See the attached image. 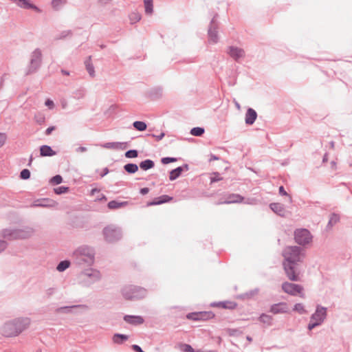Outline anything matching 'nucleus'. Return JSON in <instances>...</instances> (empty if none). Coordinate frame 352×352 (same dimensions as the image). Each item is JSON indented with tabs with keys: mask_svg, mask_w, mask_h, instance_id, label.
Instances as JSON below:
<instances>
[{
	"mask_svg": "<svg viewBox=\"0 0 352 352\" xmlns=\"http://www.w3.org/2000/svg\"><path fill=\"white\" fill-rule=\"evenodd\" d=\"M30 324V319L28 317L14 318L6 322L2 327V334L5 337H15L23 332Z\"/></svg>",
	"mask_w": 352,
	"mask_h": 352,
	"instance_id": "1",
	"label": "nucleus"
},
{
	"mask_svg": "<svg viewBox=\"0 0 352 352\" xmlns=\"http://www.w3.org/2000/svg\"><path fill=\"white\" fill-rule=\"evenodd\" d=\"M121 294L126 300H139L146 296L147 290L140 286L129 285L122 288Z\"/></svg>",
	"mask_w": 352,
	"mask_h": 352,
	"instance_id": "2",
	"label": "nucleus"
},
{
	"mask_svg": "<svg viewBox=\"0 0 352 352\" xmlns=\"http://www.w3.org/2000/svg\"><path fill=\"white\" fill-rule=\"evenodd\" d=\"M302 248L297 245H288L286 246L282 252L283 256V262L300 263L302 261Z\"/></svg>",
	"mask_w": 352,
	"mask_h": 352,
	"instance_id": "3",
	"label": "nucleus"
},
{
	"mask_svg": "<svg viewBox=\"0 0 352 352\" xmlns=\"http://www.w3.org/2000/svg\"><path fill=\"white\" fill-rule=\"evenodd\" d=\"M42 52L40 48H36L30 55V60L26 67L25 75L36 73L42 65Z\"/></svg>",
	"mask_w": 352,
	"mask_h": 352,
	"instance_id": "4",
	"label": "nucleus"
},
{
	"mask_svg": "<svg viewBox=\"0 0 352 352\" xmlns=\"http://www.w3.org/2000/svg\"><path fill=\"white\" fill-rule=\"evenodd\" d=\"M282 265L285 274L289 280L294 282L300 280V272L298 268L299 263H292L289 261V263L283 262Z\"/></svg>",
	"mask_w": 352,
	"mask_h": 352,
	"instance_id": "5",
	"label": "nucleus"
},
{
	"mask_svg": "<svg viewBox=\"0 0 352 352\" xmlns=\"http://www.w3.org/2000/svg\"><path fill=\"white\" fill-rule=\"evenodd\" d=\"M102 233L104 239L108 243H115L121 239L122 236V232L121 228L114 226H107L103 230Z\"/></svg>",
	"mask_w": 352,
	"mask_h": 352,
	"instance_id": "6",
	"label": "nucleus"
},
{
	"mask_svg": "<svg viewBox=\"0 0 352 352\" xmlns=\"http://www.w3.org/2000/svg\"><path fill=\"white\" fill-rule=\"evenodd\" d=\"M96 252L94 248L82 245L79 246L73 253V255H78L79 256H85L87 261L89 263H94L95 261Z\"/></svg>",
	"mask_w": 352,
	"mask_h": 352,
	"instance_id": "7",
	"label": "nucleus"
},
{
	"mask_svg": "<svg viewBox=\"0 0 352 352\" xmlns=\"http://www.w3.org/2000/svg\"><path fill=\"white\" fill-rule=\"evenodd\" d=\"M294 240L300 245H305L312 240L311 232L306 228L296 229L294 231Z\"/></svg>",
	"mask_w": 352,
	"mask_h": 352,
	"instance_id": "8",
	"label": "nucleus"
},
{
	"mask_svg": "<svg viewBox=\"0 0 352 352\" xmlns=\"http://www.w3.org/2000/svg\"><path fill=\"white\" fill-rule=\"evenodd\" d=\"M218 16V14H216L212 20L210 22L208 30V42L210 43H217L219 41V36H218V29L219 25L218 22L216 20V18Z\"/></svg>",
	"mask_w": 352,
	"mask_h": 352,
	"instance_id": "9",
	"label": "nucleus"
},
{
	"mask_svg": "<svg viewBox=\"0 0 352 352\" xmlns=\"http://www.w3.org/2000/svg\"><path fill=\"white\" fill-rule=\"evenodd\" d=\"M242 202V195L239 194L223 192L219 201L216 202L217 205L230 204Z\"/></svg>",
	"mask_w": 352,
	"mask_h": 352,
	"instance_id": "10",
	"label": "nucleus"
},
{
	"mask_svg": "<svg viewBox=\"0 0 352 352\" xmlns=\"http://www.w3.org/2000/svg\"><path fill=\"white\" fill-rule=\"evenodd\" d=\"M215 316L212 311H204L198 312L188 313L186 318L194 321L207 320L213 318Z\"/></svg>",
	"mask_w": 352,
	"mask_h": 352,
	"instance_id": "11",
	"label": "nucleus"
},
{
	"mask_svg": "<svg viewBox=\"0 0 352 352\" xmlns=\"http://www.w3.org/2000/svg\"><path fill=\"white\" fill-rule=\"evenodd\" d=\"M58 203L50 198H41L34 200L30 205L31 208H55Z\"/></svg>",
	"mask_w": 352,
	"mask_h": 352,
	"instance_id": "12",
	"label": "nucleus"
},
{
	"mask_svg": "<svg viewBox=\"0 0 352 352\" xmlns=\"http://www.w3.org/2000/svg\"><path fill=\"white\" fill-rule=\"evenodd\" d=\"M281 287L284 292L292 296H296L303 290V287L301 285L287 281L282 284Z\"/></svg>",
	"mask_w": 352,
	"mask_h": 352,
	"instance_id": "13",
	"label": "nucleus"
},
{
	"mask_svg": "<svg viewBox=\"0 0 352 352\" xmlns=\"http://www.w3.org/2000/svg\"><path fill=\"white\" fill-rule=\"evenodd\" d=\"M326 317H327V308L324 307H322L320 305H318L316 306L315 312L314 314H312L310 319L311 320H314L316 322H320V324H322V323L325 320Z\"/></svg>",
	"mask_w": 352,
	"mask_h": 352,
	"instance_id": "14",
	"label": "nucleus"
},
{
	"mask_svg": "<svg viewBox=\"0 0 352 352\" xmlns=\"http://www.w3.org/2000/svg\"><path fill=\"white\" fill-rule=\"evenodd\" d=\"M10 1L15 3L17 6L21 8L26 10H33L37 12H40V8L36 5L33 4L30 0H10Z\"/></svg>",
	"mask_w": 352,
	"mask_h": 352,
	"instance_id": "15",
	"label": "nucleus"
},
{
	"mask_svg": "<svg viewBox=\"0 0 352 352\" xmlns=\"http://www.w3.org/2000/svg\"><path fill=\"white\" fill-rule=\"evenodd\" d=\"M189 165L188 164H184L182 166H178L173 170H171L169 173V179L170 181H174L177 179L182 173L183 171L188 170Z\"/></svg>",
	"mask_w": 352,
	"mask_h": 352,
	"instance_id": "16",
	"label": "nucleus"
},
{
	"mask_svg": "<svg viewBox=\"0 0 352 352\" xmlns=\"http://www.w3.org/2000/svg\"><path fill=\"white\" fill-rule=\"evenodd\" d=\"M270 311L274 314L287 313L288 307L287 303L284 302L275 303L270 306Z\"/></svg>",
	"mask_w": 352,
	"mask_h": 352,
	"instance_id": "17",
	"label": "nucleus"
},
{
	"mask_svg": "<svg viewBox=\"0 0 352 352\" xmlns=\"http://www.w3.org/2000/svg\"><path fill=\"white\" fill-rule=\"evenodd\" d=\"M162 95L163 88L161 86L152 87L146 92L147 97L153 100L161 98Z\"/></svg>",
	"mask_w": 352,
	"mask_h": 352,
	"instance_id": "18",
	"label": "nucleus"
},
{
	"mask_svg": "<svg viewBox=\"0 0 352 352\" xmlns=\"http://www.w3.org/2000/svg\"><path fill=\"white\" fill-rule=\"evenodd\" d=\"M123 320L126 322L134 326L140 325L144 322V319L142 316L125 315L123 317Z\"/></svg>",
	"mask_w": 352,
	"mask_h": 352,
	"instance_id": "19",
	"label": "nucleus"
},
{
	"mask_svg": "<svg viewBox=\"0 0 352 352\" xmlns=\"http://www.w3.org/2000/svg\"><path fill=\"white\" fill-rule=\"evenodd\" d=\"M258 117L257 112L252 108L248 107L245 115V122L247 125H252Z\"/></svg>",
	"mask_w": 352,
	"mask_h": 352,
	"instance_id": "20",
	"label": "nucleus"
},
{
	"mask_svg": "<svg viewBox=\"0 0 352 352\" xmlns=\"http://www.w3.org/2000/svg\"><path fill=\"white\" fill-rule=\"evenodd\" d=\"M1 236L9 241L19 239L16 229L6 228L1 231Z\"/></svg>",
	"mask_w": 352,
	"mask_h": 352,
	"instance_id": "21",
	"label": "nucleus"
},
{
	"mask_svg": "<svg viewBox=\"0 0 352 352\" xmlns=\"http://www.w3.org/2000/svg\"><path fill=\"white\" fill-rule=\"evenodd\" d=\"M102 146L108 149H118L123 151L127 148L128 143L126 142H111L103 144Z\"/></svg>",
	"mask_w": 352,
	"mask_h": 352,
	"instance_id": "22",
	"label": "nucleus"
},
{
	"mask_svg": "<svg viewBox=\"0 0 352 352\" xmlns=\"http://www.w3.org/2000/svg\"><path fill=\"white\" fill-rule=\"evenodd\" d=\"M173 199V197H170L167 195H163L157 197H155L151 201L147 202V206L160 205L162 204L168 203Z\"/></svg>",
	"mask_w": 352,
	"mask_h": 352,
	"instance_id": "23",
	"label": "nucleus"
},
{
	"mask_svg": "<svg viewBox=\"0 0 352 352\" xmlns=\"http://www.w3.org/2000/svg\"><path fill=\"white\" fill-rule=\"evenodd\" d=\"M211 307H217L223 309H234L236 307L237 304L234 301L225 300L213 302L210 304Z\"/></svg>",
	"mask_w": 352,
	"mask_h": 352,
	"instance_id": "24",
	"label": "nucleus"
},
{
	"mask_svg": "<svg viewBox=\"0 0 352 352\" xmlns=\"http://www.w3.org/2000/svg\"><path fill=\"white\" fill-rule=\"evenodd\" d=\"M16 232L19 239H26L33 235L34 230L32 228L26 226L23 228L16 229Z\"/></svg>",
	"mask_w": 352,
	"mask_h": 352,
	"instance_id": "25",
	"label": "nucleus"
},
{
	"mask_svg": "<svg viewBox=\"0 0 352 352\" xmlns=\"http://www.w3.org/2000/svg\"><path fill=\"white\" fill-rule=\"evenodd\" d=\"M270 208L276 214L280 217H285L286 210L283 204L280 203H271Z\"/></svg>",
	"mask_w": 352,
	"mask_h": 352,
	"instance_id": "26",
	"label": "nucleus"
},
{
	"mask_svg": "<svg viewBox=\"0 0 352 352\" xmlns=\"http://www.w3.org/2000/svg\"><path fill=\"white\" fill-rule=\"evenodd\" d=\"M82 274L90 278L92 282H96L100 279V271L92 268L85 270Z\"/></svg>",
	"mask_w": 352,
	"mask_h": 352,
	"instance_id": "27",
	"label": "nucleus"
},
{
	"mask_svg": "<svg viewBox=\"0 0 352 352\" xmlns=\"http://www.w3.org/2000/svg\"><path fill=\"white\" fill-rule=\"evenodd\" d=\"M41 157H52L56 155V152L50 146L44 144L39 148Z\"/></svg>",
	"mask_w": 352,
	"mask_h": 352,
	"instance_id": "28",
	"label": "nucleus"
},
{
	"mask_svg": "<svg viewBox=\"0 0 352 352\" xmlns=\"http://www.w3.org/2000/svg\"><path fill=\"white\" fill-rule=\"evenodd\" d=\"M340 221V216L336 212H332L329 215V219L326 226V230H331L332 228Z\"/></svg>",
	"mask_w": 352,
	"mask_h": 352,
	"instance_id": "29",
	"label": "nucleus"
},
{
	"mask_svg": "<svg viewBox=\"0 0 352 352\" xmlns=\"http://www.w3.org/2000/svg\"><path fill=\"white\" fill-rule=\"evenodd\" d=\"M228 54L237 61L242 56V50L231 45L228 47Z\"/></svg>",
	"mask_w": 352,
	"mask_h": 352,
	"instance_id": "30",
	"label": "nucleus"
},
{
	"mask_svg": "<svg viewBox=\"0 0 352 352\" xmlns=\"http://www.w3.org/2000/svg\"><path fill=\"white\" fill-rule=\"evenodd\" d=\"M129 339V336L126 334L116 333L112 336V341L116 344H122Z\"/></svg>",
	"mask_w": 352,
	"mask_h": 352,
	"instance_id": "31",
	"label": "nucleus"
},
{
	"mask_svg": "<svg viewBox=\"0 0 352 352\" xmlns=\"http://www.w3.org/2000/svg\"><path fill=\"white\" fill-rule=\"evenodd\" d=\"M86 69L91 77L95 76V69L91 62V56H89L84 62Z\"/></svg>",
	"mask_w": 352,
	"mask_h": 352,
	"instance_id": "32",
	"label": "nucleus"
},
{
	"mask_svg": "<svg viewBox=\"0 0 352 352\" xmlns=\"http://www.w3.org/2000/svg\"><path fill=\"white\" fill-rule=\"evenodd\" d=\"M74 263L78 266H91L94 263H89L87 261L85 256H79L78 255H73Z\"/></svg>",
	"mask_w": 352,
	"mask_h": 352,
	"instance_id": "33",
	"label": "nucleus"
},
{
	"mask_svg": "<svg viewBox=\"0 0 352 352\" xmlns=\"http://www.w3.org/2000/svg\"><path fill=\"white\" fill-rule=\"evenodd\" d=\"M140 168L143 170H148L153 168L155 166V162L153 160L146 159L142 161L139 165Z\"/></svg>",
	"mask_w": 352,
	"mask_h": 352,
	"instance_id": "34",
	"label": "nucleus"
},
{
	"mask_svg": "<svg viewBox=\"0 0 352 352\" xmlns=\"http://www.w3.org/2000/svg\"><path fill=\"white\" fill-rule=\"evenodd\" d=\"M127 204V201H118L116 200H112L108 203L107 206L111 210H115L125 206Z\"/></svg>",
	"mask_w": 352,
	"mask_h": 352,
	"instance_id": "35",
	"label": "nucleus"
},
{
	"mask_svg": "<svg viewBox=\"0 0 352 352\" xmlns=\"http://www.w3.org/2000/svg\"><path fill=\"white\" fill-rule=\"evenodd\" d=\"M258 320L261 322L267 324V326L272 325L273 317L266 314L260 315Z\"/></svg>",
	"mask_w": 352,
	"mask_h": 352,
	"instance_id": "36",
	"label": "nucleus"
},
{
	"mask_svg": "<svg viewBox=\"0 0 352 352\" xmlns=\"http://www.w3.org/2000/svg\"><path fill=\"white\" fill-rule=\"evenodd\" d=\"M123 168L124 170L129 174H134L138 170V166L133 163L126 164Z\"/></svg>",
	"mask_w": 352,
	"mask_h": 352,
	"instance_id": "37",
	"label": "nucleus"
},
{
	"mask_svg": "<svg viewBox=\"0 0 352 352\" xmlns=\"http://www.w3.org/2000/svg\"><path fill=\"white\" fill-rule=\"evenodd\" d=\"M81 305H72V306H63L58 307L56 309V311L58 314H69L72 312V309L74 308H77L81 307Z\"/></svg>",
	"mask_w": 352,
	"mask_h": 352,
	"instance_id": "38",
	"label": "nucleus"
},
{
	"mask_svg": "<svg viewBox=\"0 0 352 352\" xmlns=\"http://www.w3.org/2000/svg\"><path fill=\"white\" fill-rule=\"evenodd\" d=\"M205 133V129L201 126H195L190 129V133L195 137H201Z\"/></svg>",
	"mask_w": 352,
	"mask_h": 352,
	"instance_id": "39",
	"label": "nucleus"
},
{
	"mask_svg": "<svg viewBox=\"0 0 352 352\" xmlns=\"http://www.w3.org/2000/svg\"><path fill=\"white\" fill-rule=\"evenodd\" d=\"M71 265V263L69 260L61 261L56 266V270L63 272L66 270Z\"/></svg>",
	"mask_w": 352,
	"mask_h": 352,
	"instance_id": "40",
	"label": "nucleus"
},
{
	"mask_svg": "<svg viewBox=\"0 0 352 352\" xmlns=\"http://www.w3.org/2000/svg\"><path fill=\"white\" fill-rule=\"evenodd\" d=\"M133 126L138 131H144L146 130L147 124L143 121H135L133 123Z\"/></svg>",
	"mask_w": 352,
	"mask_h": 352,
	"instance_id": "41",
	"label": "nucleus"
},
{
	"mask_svg": "<svg viewBox=\"0 0 352 352\" xmlns=\"http://www.w3.org/2000/svg\"><path fill=\"white\" fill-rule=\"evenodd\" d=\"M67 0H52V7L56 10L58 11L60 10L62 6L65 5L67 3Z\"/></svg>",
	"mask_w": 352,
	"mask_h": 352,
	"instance_id": "42",
	"label": "nucleus"
},
{
	"mask_svg": "<svg viewBox=\"0 0 352 352\" xmlns=\"http://www.w3.org/2000/svg\"><path fill=\"white\" fill-rule=\"evenodd\" d=\"M145 12L147 14H151L153 12V0H144Z\"/></svg>",
	"mask_w": 352,
	"mask_h": 352,
	"instance_id": "43",
	"label": "nucleus"
},
{
	"mask_svg": "<svg viewBox=\"0 0 352 352\" xmlns=\"http://www.w3.org/2000/svg\"><path fill=\"white\" fill-rule=\"evenodd\" d=\"M179 349L184 352H196L197 350L194 349L191 345L186 343H179Z\"/></svg>",
	"mask_w": 352,
	"mask_h": 352,
	"instance_id": "44",
	"label": "nucleus"
},
{
	"mask_svg": "<svg viewBox=\"0 0 352 352\" xmlns=\"http://www.w3.org/2000/svg\"><path fill=\"white\" fill-rule=\"evenodd\" d=\"M69 188L68 186H61L54 188V192L56 195H62L69 191Z\"/></svg>",
	"mask_w": 352,
	"mask_h": 352,
	"instance_id": "45",
	"label": "nucleus"
},
{
	"mask_svg": "<svg viewBox=\"0 0 352 352\" xmlns=\"http://www.w3.org/2000/svg\"><path fill=\"white\" fill-rule=\"evenodd\" d=\"M31 173L29 169L24 168L23 169L19 175V177L21 179L27 180L30 178Z\"/></svg>",
	"mask_w": 352,
	"mask_h": 352,
	"instance_id": "46",
	"label": "nucleus"
},
{
	"mask_svg": "<svg viewBox=\"0 0 352 352\" xmlns=\"http://www.w3.org/2000/svg\"><path fill=\"white\" fill-rule=\"evenodd\" d=\"M63 177L60 175H56L50 179V182L53 185H58L63 182Z\"/></svg>",
	"mask_w": 352,
	"mask_h": 352,
	"instance_id": "47",
	"label": "nucleus"
},
{
	"mask_svg": "<svg viewBox=\"0 0 352 352\" xmlns=\"http://www.w3.org/2000/svg\"><path fill=\"white\" fill-rule=\"evenodd\" d=\"M124 155L126 158H135L138 156V151L136 149H130L125 152Z\"/></svg>",
	"mask_w": 352,
	"mask_h": 352,
	"instance_id": "48",
	"label": "nucleus"
},
{
	"mask_svg": "<svg viewBox=\"0 0 352 352\" xmlns=\"http://www.w3.org/2000/svg\"><path fill=\"white\" fill-rule=\"evenodd\" d=\"M293 310L298 312L300 314H304L307 312V311L305 309L303 304L302 303L295 304Z\"/></svg>",
	"mask_w": 352,
	"mask_h": 352,
	"instance_id": "49",
	"label": "nucleus"
},
{
	"mask_svg": "<svg viewBox=\"0 0 352 352\" xmlns=\"http://www.w3.org/2000/svg\"><path fill=\"white\" fill-rule=\"evenodd\" d=\"M222 177L221 176V174L218 172H213L212 174H211V177H210V183L212 184V183H215V182H219L221 180H222Z\"/></svg>",
	"mask_w": 352,
	"mask_h": 352,
	"instance_id": "50",
	"label": "nucleus"
},
{
	"mask_svg": "<svg viewBox=\"0 0 352 352\" xmlns=\"http://www.w3.org/2000/svg\"><path fill=\"white\" fill-rule=\"evenodd\" d=\"M258 292V289H254L245 293H243V298H251L254 296L256 295Z\"/></svg>",
	"mask_w": 352,
	"mask_h": 352,
	"instance_id": "51",
	"label": "nucleus"
},
{
	"mask_svg": "<svg viewBox=\"0 0 352 352\" xmlns=\"http://www.w3.org/2000/svg\"><path fill=\"white\" fill-rule=\"evenodd\" d=\"M130 20L131 23H135L141 20V14L138 12H133L130 15Z\"/></svg>",
	"mask_w": 352,
	"mask_h": 352,
	"instance_id": "52",
	"label": "nucleus"
},
{
	"mask_svg": "<svg viewBox=\"0 0 352 352\" xmlns=\"http://www.w3.org/2000/svg\"><path fill=\"white\" fill-rule=\"evenodd\" d=\"M177 161V158L173 157H164L161 159V162L163 164H170L172 162H175Z\"/></svg>",
	"mask_w": 352,
	"mask_h": 352,
	"instance_id": "53",
	"label": "nucleus"
},
{
	"mask_svg": "<svg viewBox=\"0 0 352 352\" xmlns=\"http://www.w3.org/2000/svg\"><path fill=\"white\" fill-rule=\"evenodd\" d=\"M72 34V30H64V31H62L60 33V34L58 36L57 39H63V38H66L68 36H71Z\"/></svg>",
	"mask_w": 352,
	"mask_h": 352,
	"instance_id": "54",
	"label": "nucleus"
},
{
	"mask_svg": "<svg viewBox=\"0 0 352 352\" xmlns=\"http://www.w3.org/2000/svg\"><path fill=\"white\" fill-rule=\"evenodd\" d=\"M34 119L36 121V122L38 123L39 124H43L45 120V116L41 113L36 115Z\"/></svg>",
	"mask_w": 352,
	"mask_h": 352,
	"instance_id": "55",
	"label": "nucleus"
},
{
	"mask_svg": "<svg viewBox=\"0 0 352 352\" xmlns=\"http://www.w3.org/2000/svg\"><path fill=\"white\" fill-rule=\"evenodd\" d=\"M320 324H320V322H318L311 320L307 325V329L309 331H311L313 329H314L315 327H316L318 326H320Z\"/></svg>",
	"mask_w": 352,
	"mask_h": 352,
	"instance_id": "56",
	"label": "nucleus"
},
{
	"mask_svg": "<svg viewBox=\"0 0 352 352\" xmlns=\"http://www.w3.org/2000/svg\"><path fill=\"white\" fill-rule=\"evenodd\" d=\"M147 135L148 136H151V137L155 138L156 141L159 142L161 140H162L163 138L165 136V133L164 132H162L160 135H155V134H153V133H151V134H148Z\"/></svg>",
	"mask_w": 352,
	"mask_h": 352,
	"instance_id": "57",
	"label": "nucleus"
},
{
	"mask_svg": "<svg viewBox=\"0 0 352 352\" xmlns=\"http://www.w3.org/2000/svg\"><path fill=\"white\" fill-rule=\"evenodd\" d=\"M8 246V243L5 240L0 239V253L3 252Z\"/></svg>",
	"mask_w": 352,
	"mask_h": 352,
	"instance_id": "58",
	"label": "nucleus"
},
{
	"mask_svg": "<svg viewBox=\"0 0 352 352\" xmlns=\"http://www.w3.org/2000/svg\"><path fill=\"white\" fill-rule=\"evenodd\" d=\"M228 333L231 336H237L241 333V332L236 329H229Z\"/></svg>",
	"mask_w": 352,
	"mask_h": 352,
	"instance_id": "59",
	"label": "nucleus"
},
{
	"mask_svg": "<svg viewBox=\"0 0 352 352\" xmlns=\"http://www.w3.org/2000/svg\"><path fill=\"white\" fill-rule=\"evenodd\" d=\"M7 135L5 133H0V148L5 144Z\"/></svg>",
	"mask_w": 352,
	"mask_h": 352,
	"instance_id": "60",
	"label": "nucleus"
},
{
	"mask_svg": "<svg viewBox=\"0 0 352 352\" xmlns=\"http://www.w3.org/2000/svg\"><path fill=\"white\" fill-rule=\"evenodd\" d=\"M74 94L75 95L74 97L77 98H82L84 96V91L82 89H79L76 91Z\"/></svg>",
	"mask_w": 352,
	"mask_h": 352,
	"instance_id": "61",
	"label": "nucleus"
},
{
	"mask_svg": "<svg viewBox=\"0 0 352 352\" xmlns=\"http://www.w3.org/2000/svg\"><path fill=\"white\" fill-rule=\"evenodd\" d=\"M45 106H47L50 109H52L54 107V102L50 100V99H47L46 100L45 102Z\"/></svg>",
	"mask_w": 352,
	"mask_h": 352,
	"instance_id": "62",
	"label": "nucleus"
},
{
	"mask_svg": "<svg viewBox=\"0 0 352 352\" xmlns=\"http://www.w3.org/2000/svg\"><path fill=\"white\" fill-rule=\"evenodd\" d=\"M278 193L282 196H287L288 194L285 190L284 187L283 186H280L278 189Z\"/></svg>",
	"mask_w": 352,
	"mask_h": 352,
	"instance_id": "63",
	"label": "nucleus"
},
{
	"mask_svg": "<svg viewBox=\"0 0 352 352\" xmlns=\"http://www.w3.org/2000/svg\"><path fill=\"white\" fill-rule=\"evenodd\" d=\"M132 349L135 352H144L142 349L138 344H133Z\"/></svg>",
	"mask_w": 352,
	"mask_h": 352,
	"instance_id": "64",
	"label": "nucleus"
}]
</instances>
